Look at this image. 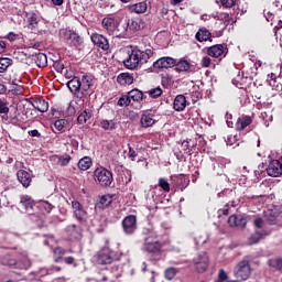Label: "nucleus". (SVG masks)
Listing matches in <instances>:
<instances>
[{"instance_id": "nucleus-10", "label": "nucleus", "mask_w": 282, "mask_h": 282, "mask_svg": "<svg viewBox=\"0 0 282 282\" xmlns=\"http://www.w3.org/2000/svg\"><path fill=\"white\" fill-rule=\"evenodd\" d=\"M64 39L73 47H78V46L83 45V37H80V35H78V33H76L73 30H66L64 32Z\"/></svg>"}, {"instance_id": "nucleus-63", "label": "nucleus", "mask_w": 282, "mask_h": 282, "mask_svg": "<svg viewBox=\"0 0 282 282\" xmlns=\"http://www.w3.org/2000/svg\"><path fill=\"white\" fill-rule=\"evenodd\" d=\"M8 93V87H6V85L0 83V94L4 95Z\"/></svg>"}, {"instance_id": "nucleus-4", "label": "nucleus", "mask_w": 282, "mask_h": 282, "mask_svg": "<svg viewBox=\"0 0 282 282\" xmlns=\"http://www.w3.org/2000/svg\"><path fill=\"white\" fill-rule=\"evenodd\" d=\"M94 180L102 188H109L113 184V172L104 166H98L94 171Z\"/></svg>"}, {"instance_id": "nucleus-52", "label": "nucleus", "mask_w": 282, "mask_h": 282, "mask_svg": "<svg viewBox=\"0 0 282 282\" xmlns=\"http://www.w3.org/2000/svg\"><path fill=\"white\" fill-rule=\"evenodd\" d=\"M220 6H223V8H235V6L237 4V0H219Z\"/></svg>"}, {"instance_id": "nucleus-7", "label": "nucleus", "mask_w": 282, "mask_h": 282, "mask_svg": "<svg viewBox=\"0 0 282 282\" xmlns=\"http://www.w3.org/2000/svg\"><path fill=\"white\" fill-rule=\"evenodd\" d=\"M122 231L128 236H133L138 231V217L128 215L121 221Z\"/></svg>"}, {"instance_id": "nucleus-12", "label": "nucleus", "mask_w": 282, "mask_h": 282, "mask_svg": "<svg viewBox=\"0 0 282 282\" xmlns=\"http://www.w3.org/2000/svg\"><path fill=\"white\" fill-rule=\"evenodd\" d=\"M267 173L269 177H281L282 163L279 160H272L267 167Z\"/></svg>"}, {"instance_id": "nucleus-41", "label": "nucleus", "mask_w": 282, "mask_h": 282, "mask_svg": "<svg viewBox=\"0 0 282 282\" xmlns=\"http://www.w3.org/2000/svg\"><path fill=\"white\" fill-rule=\"evenodd\" d=\"M66 232L70 239H78V226L76 225H68L66 227Z\"/></svg>"}, {"instance_id": "nucleus-49", "label": "nucleus", "mask_w": 282, "mask_h": 282, "mask_svg": "<svg viewBox=\"0 0 282 282\" xmlns=\"http://www.w3.org/2000/svg\"><path fill=\"white\" fill-rule=\"evenodd\" d=\"M150 98H160V96H162L163 91L162 88L156 87V88H152L151 90L148 91Z\"/></svg>"}, {"instance_id": "nucleus-5", "label": "nucleus", "mask_w": 282, "mask_h": 282, "mask_svg": "<svg viewBox=\"0 0 282 282\" xmlns=\"http://www.w3.org/2000/svg\"><path fill=\"white\" fill-rule=\"evenodd\" d=\"M95 261L97 265H111L113 261H119V258L109 248L104 247L96 253Z\"/></svg>"}, {"instance_id": "nucleus-62", "label": "nucleus", "mask_w": 282, "mask_h": 282, "mask_svg": "<svg viewBox=\"0 0 282 282\" xmlns=\"http://www.w3.org/2000/svg\"><path fill=\"white\" fill-rule=\"evenodd\" d=\"M228 214H229L228 207L218 210V217H221L223 215L228 216Z\"/></svg>"}, {"instance_id": "nucleus-15", "label": "nucleus", "mask_w": 282, "mask_h": 282, "mask_svg": "<svg viewBox=\"0 0 282 282\" xmlns=\"http://www.w3.org/2000/svg\"><path fill=\"white\" fill-rule=\"evenodd\" d=\"M72 208L76 219L82 223L87 221V212L85 210V207H83V204H80V202L73 200Z\"/></svg>"}, {"instance_id": "nucleus-45", "label": "nucleus", "mask_w": 282, "mask_h": 282, "mask_svg": "<svg viewBox=\"0 0 282 282\" xmlns=\"http://www.w3.org/2000/svg\"><path fill=\"white\" fill-rule=\"evenodd\" d=\"M159 187L164 191V193H171V184H169V181L166 178H159Z\"/></svg>"}, {"instance_id": "nucleus-46", "label": "nucleus", "mask_w": 282, "mask_h": 282, "mask_svg": "<svg viewBox=\"0 0 282 282\" xmlns=\"http://www.w3.org/2000/svg\"><path fill=\"white\" fill-rule=\"evenodd\" d=\"M0 113L8 116L10 113V107H8V100L0 98Z\"/></svg>"}, {"instance_id": "nucleus-11", "label": "nucleus", "mask_w": 282, "mask_h": 282, "mask_svg": "<svg viewBox=\"0 0 282 282\" xmlns=\"http://www.w3.org/2000/svg\"><path fill=\"white\" fill-rule=\"evenodd\" d=\"M90 40L93 41L94 45L100 47V50H104V52L109 50V40L105 35L100 33H93L90 35Z\"/></svg>"}, {"instance_id": "nucleus-58", "label": "nucleus", "mask_w": 282, "mask_h": 282, "mask_svg": "<svg viewBox=\"0 0 282 282\" xmlns=\"http://www.w3.org/2000/svg\"><path fill=\"white\" fill-rule=\"evenodd\" d=\"M7 41H10V43H13V41H17L19 39V34H15L14 32H10L6 36Z\"/></svg>"}, {"instance_id": "nucleus-50", "label": "nucleus", "mask_w": 282, "mask_h": 282, "mask_svg": "<svg viewBox=\"0 0 282 282\" xmlns=\"http://www.w3.org/2000/svg\"><path fill=\"white\" fill-rule=\"evenodd\" d=\"M58 162H59L61 166H67V164H69V162H72V156L69 154H64L58 158Z\"/></svg>"}, {"instance_id": "nucleus-26", "label": "nucleus", "mask_w": 282, "mask_h": 282, "mask_svg": "<svg viewBox=\"0 0 282 282\" xmlns=\"http://www.w3.org/2000/svg\"><path fill=\"white\" fill-rule=\"evenodd\" d=\"M20 204L25 208V210H32L36 206V200L32 199L30 195H21Z\"/></svg>"}, {"instance_id": "nucleus-19", "label": "nucleus", "mask_w": 282, "mask_h": 282, "mask_svg": "<svg viewBox=\"0 0 282 282\" xmlns=\"http://www.w3.org/2000/svg\"><path fill=\"white\" fill-rule=\"evenodd\" d=\"M17 178L24 188H30L32 184V175L25 170H19L17 172Z\"/></svg>"}, {"instance_id": "nucleus-17", "label": "nucleus", "mask_w": 282, "mask_h": 282, "mask_svg": "<svg viewBox=\"0 0 282 282\" xmlns=\"http://www.w3.org/2000/svg\"><path fill=\"white\" fill-rule=\"evenodd\" d=\"M272 235L271 229H261L256 230L250 237H249V243L252 246L254 243H259L261 239H265V237H270Z\"/></svg>"}, {"instance_id": "nucleus-29", "label": "nucleus", "mask_w": 282, "mask_h": 282, "mask_svg": "<svg viewBox=\"0 0 282 282\" xmlns=\"http://www.w3.org/2000/svg\"><path fill=\"white\" fill-rule=\"evenodd\" d=\"M26 22L29 30H36L39 28V15L35 12H28Z\"/></svg>"}, {"instance_id": "nucleus-6", "label": "nucleus", "mask_w": 282, "mask_h": 282, "mask_svg": "<svg viewBox=\"0 0 282 282\" xmlns=\"http://www.w3.org/2000/svg\"><path fill=\"white\" fill-rule=\"evenodd\" d=\"M250 274H252V268L249 260L239 261L234 269V276L239 281H248Z\"/></svg>"}, {"instance_id": "nucleus-22", "label": "nucleus", "mask_w": 282, "mask_h": 282, "mask_svg": "<svg viewBox=\"0 0 282 282\" xmlns=\"http://www.w3.org/2000/svg\"><path fill=\"white\" fill-rule=\"evenodd\" d=\"M128 10L132 14H144L147 12V10H149V4L147 3V1H142L139 3H134V4H129Z\"/></svg>"}, {"instance_id": "nucleus-21", "label": "nucleus", "mask_w": 282, "mask_h": 282, "mask_svg": "<svg viewBox=\"0 0 282 282\" xmlns=\"http://www.w3.org/2000/svg\"><path fill=\"white\" fill-rule=\"evenodd\" d=\"M32 107H34L40 113H45L50 109V104L42 97L33 99Z\"/></svg>"}, {"instance_id": "nucleus-60", "label": "nucleus", "mask_w": 282, "mask_h": 282, "mask_svg": "<svg viewBox=\"0 0 282 282\" xmlns=\"http://www.w3.org/2000/svg\"><path fill=\"white\" fill-rule=\"evenodd\" d=\"M23 93V90L21 89V86H13L11 89V94H13L14 96H19Z\"/></svg>"}, {"instance_id": "nucleus-44", "label": "nucleus", "mask_w": 282, "mask_h": 282, "mask_svg": "<svg viewBox=\"0 0 282 282\" xmlns=\"http://www.w3.org/2000/svg\"><path fill=\"white\" fill-rule=\"evenodd\" d=\"M117 105L118 107H129V105H131V97H129V93L127 95H121Z\"/></svg>"}, {"instance_id": "nucleus-13", "label": "nucleus", "mask_w": 282, "mask_h": 282, "mask_svg": "<svg viewBox=\"0 0 282 282\" xmlns=\"http://www.w3.org/2000/svg\"><path fill=\"white\" fill-rule=\"evenodd\" d=\"M169 67H175V58L165 56L153 62L154 69H169Z\"/></svg>"}, {"instance_id": "nucleus-9", "label": "nucleus", "mask_w": 282, "mask_h": 282, "mask_svg": "<svg viewBox=\"0 0 282 282\" xmlns=\"http://www.w3.org/2000/svg\"><path fill=\"white\" fill-rule=\"evenodd\" d=\"M193 263L198 274H204V272L208 270V265L210 263L208 253L206 252L198 253L196 257H194Z\"/></svg>"}, {"instance_id": "nucleus-3", "label": "nucleus", "mask_w": 282, "mask_h": 282, "mask_svg": "<svg viewBox=\"0 0 282 282\" xmlns=\"http://www.w3.org/2000/svg\"><path fill=\"white\" fill-rule=\"evenodd\" d=\"M101 28L109 36L124 39L127 36V26H120V22L116 18L106 17L101 21Z\"/></svg>"}, {"instance_id": "nucleus-20", "label": "nucleus", "mask_w": 282, "mask_h": 282, "mask_svg": "<svg viewBox=\"0 0 282 282\" xmlns=\"http://www.w3.org/2000/svg\"><path fill=\"white\" fill-rule=\"evenodd\" d=\"M154 116L153 113H151V110H145L143 111V113L141 115V127H143V129H149V127H153V124H155V122H158L155 119H153Z\"/></svg>"}, {"instance_id": "nucleus-47", "label": "nucleus", "mask_w": 282, "mask_h": 282, "mask_svg": "<svg viewBox=\"0 0 282 282\" xmlns=\"http://www.w3.org/2000/svg\"><path fill=\"white\" fill-rule=\"evenodd\" d=\"M264 224H265V220H263V218L259 216L253 219V226L256 230H263Z\"/></svg>"}, {"instance_id": "nucleus-61", "label": "nucleus", "mask_w": 282, "mask_h": 282, "mask_svg": "<svg viewBox=\"0 0 282 282\" xmlns=\"http://www.w3.org/2000/svg\"><path fill=\"white\" fill-rule=\"evenodd\" d=\"M29 135H31V138H41V132H39L36 129L30 130Z\"/></svg>"}, {"instance_id": "nucleus-28", "label": "nucleus", "mask_w": 282, "mask_h": 282, "mask_svg": "<svg viewBox=\"0 0 282 282\" xmlns=\"http://www.w3.org/2000/svg\"><path fill=\"white\" fill-rule=\"evenodd\" d=\"M117 83L123 87L127 85H133V74L121 73L117 76Z\"/></svg>"}, {"instance_id": "nucleus-40", "label": "nucleus", "mask_w": 282, "mask_h": 282, "mask_svg": "<svg viewBox=\"0 0 282 282\" xmlns=\"http://www.w3.org/2000/svg\"><path fill=\"white\" fill-rule=\"evenodd\" d=\"M270 268L273 270H278V272H282V258H273L269 260Z\"/></svg>"}, {"instance_id": "nucleus-14", "label": "nucleus", "mask_w": 282, "mask_h": 282, "mask_svg": "<svg viewBox=\"0 0 282 282\" xmlns=\"http://www.w3.org/2000/svg\"><path fill=\"white\" fill-rule=\"evenodd\" d=\"M123 26L126 30H130L131 32H140V30H144L147 28V22L140 18H133Z\"/></svg>"}, {"instance_id": "nucleus-48", "label": "nucleus", "mask_w": 282, "mask_h": 282, "mask_svg": "<svg viewBox=\"0 0 282 282\" xmlns=\"http://www.w3.org/2000/svg\"><path fill=\"white\" fill-rule=\"evenodd\" d=\"M66 265H73V268H78V262H76V258L68 256L64 257L63 260Z\"/></svg>"}, {"instance_id": "nucleus-27", "label": "nucleus", "mask_w": 282, "mask_h": 282, "mask_svg": "<svg viewBox=\"0 0 282 282\" xmlns=\"http://www.w3.org/2000/svg\"><path fill=\"white\" fill-rule=\"evenodd\" d=\"M67 87L72 94H79L80 88V77L74 76L70 80L67 82Z\"/></svg>"}, {"instance_id": "nucleus-18", "label": "nucleus", "mask_w": 282, "mask_h": 282, "mask_svg": "<svg viewBox=\"0 0 282 282\" xmlns=\"http://www.w3.org/2000/svg\"><path fill=\"white\" fill-rule=\"evenodd\" d=\"M95 80L96 79L94 78V75L84 74L79 78V84H80L82 91H89L91 89V87H94Z\"/></svg>"}, {"instance_id": "nucleus-38", "label": "nucleus", "mask_w": 282, "mask_h": 282, "mask_svg": "<svg viewBox=\"0 0 282 282\" xmlns=\"http://www.w3.org/2000/svg\"><path fill=\"white\" fill-rule=\"evenodd\" d=\"M109 272V268L101 269L98 271V273L95 276L96 282H107L109 281V275L107 274Z\"/></svg>"}, {"instance_id": "nucleus-37", "label": "nucleus", "mask_w": 282, "mask_h": 282, "mask_svg": "<svg viewBox=\"0 0 282 282\" xmlns=\"http://www.w3.org/2000/svg\"><path fill=\"white\" fill-rule=\"evenodd\" d=\"M91 118V110L85 109L80 115L77 117V123L78 124H85L87 120H90Z\"/></svg>"}, {"instance_id": "nucleus-31", "label": "nucleus", "mask_w": 282, "mask_h": 282, "mask_svg": "<svg viewBox=\"0 0 282 282\" xmlns=\"http://www.w3.org/2000/svg\"><path fill=\"white\" fill-rule=\"evenodd\" d=\"M33 58L35 61L36 66L41 69H44V67L47 66V55H45V53H35L33 55Z\"/></svg>"}, {"instance_id": "nucleus-25", "label": "nucleus", "mask_w": 282, "mask_h": 282, "mask_svg": "<svg viewBox=\"0 0 282 282\" xmlns=\"http://www.w3.org/2000/svg\"><path fill=\"white\" fill-rule=\"evenodd\" d=\"M186 96L184 95H177L174 98V102H173V109L174 111H184V109H186Z\"/></svg>"}, {"instance_id": "nucleus-53", "label": "nucleus", "mask_w": 282, "mask_h": 282, "mask_svg": "<svg viewBox=\"0 0 282 282\" xmlns=\"http://www.w3.org/2000/svg\"><path fill=\"white\" fill-rule=\"evenodd\" d=\"M181 147L187 155H193V150L191 149V142L188 140L183 141Z\"/></svg>"}, {"instance_id": "nucleus-36", "label": "nucleus", "mask_w": 282, "mask_h": 282, "mask_svg": "<svg viewBox=\"0 0 282 282\" xmlns=\"http://www.w3.org/2000/svg\"><path fill=\"white\" fill-rule=\"evenodd\" d=\"M99 127L104 129V131H113L117 128L115 120L107 119H102L99 123Z\"/></svg>"}, {"instance_id": "nucleus-64", "label": "nucleus", "mask_w": 282, "mask_h": 282, "mask_svg": "<svg viewBox=\"0 0 282 282\" xmlns=\"http://www.w3.org/2000/svg\"><path fill=\"white\" fill-rule=\"evenodd\" d=\"M53 6H63L65 3V0H52Z\"/></svg>"}, {"instance_id": "nucleus-1", "label": "nucleus", "mask_w": 282, "mask_h": 282, "mask_svg": "<svg viewBox=\"0 0 282 282\" xmlns=\"http://www.w3.org/2000/svg\"><path fill=\"white\" fill-rule=\"evenodd\" d=\"M155 54L153 47L145 48L144 51L134 47L128 54V57L123 59V65L127 69H135L138 65H145L149 63V59Z\"/></svg>"}, {"instance_id": "nucleus-35", "label": "nucleus", "mask_w": 282, "mask_h": 282, "mask_svg": "<svg viewBox=\"0 0 282 282\" xmlns=\"http://www.w3.org/2000/svg\"><path fill=\"white\" fill-rule=\"evenodd\" d=\"M174 67L176 72H188V69H191V63L186 59H181L178 62L175 59Z\"/></svg>"}, {"instance_id": "nucleus-55", "label": "nucleus", "mask_w": 282, "mask_h": 282, "mask_svg": "<svg viewBox=\"0 0 282 282\" xmlns=\"http://www.w3.org/2000/svg\"><path fill=\"white\" fill-rule=\"evenodd\" d=\"M42 208H43V210H45V213H52V210H54V205H52L47 200H44V202H42Z\"/></svg>"}, {"instance_id": "nucleus-24", "label": "nucleus", "mask_w": 282, "mask_h": 282, "mask_svg": "<svg viewBox=\"0 0 282 282\" xmlns=\"http://www.w3.org/2000/svg\"><path fill=\"white\" fill-rule=\"evenodd\" d=\"M213 33H210V31H208V29L206 28H202L199 29L196 34H195V39L196 41H198L199 43H204L206 41H209V43H213Z\"/></svg>"}, {"instance_id": "nucleus-2", "label": "nucleus", "mask_w": 282, "mask_h": 282, "mask_svg": "<svg viewBox=\"0 0 282 282\" xmlns=\"http://www.w3.org/2000/svg\"><path fill=\"white\" fill-rule=\"evenodd\" d=\"M162 248H164V242L160 240V236L156 234H150L143 240L144 252L156 261H160V257H162Z\"/></svg>"}, {"instance_id": "nucleus-32", "label": "nucleus", "mask_w": 282, "mask_h": 282, "mask_svg": "<svg viewBox=\"0 0 282 282\" xmlns=\"http://www.w3.org/2000/svg\"><path fill=\"white\" fill-rule=\"evenodd\" d=\"M93 164L94 162L91 161V158L84 156L78 161L77 166L79 171H89Z\"/></svg>"}, {"instance_id": "nucleus-23", "label": "nucleus", "mask_w": 282, "mask_h": 282, "mask_svg": "<svg viewBox=\"0 0 282 282\" xmlns=\"http://www.w3.org/2000/svg\"><path fill=\"white\" fill-rule=\"evenodd\" d=\"M252 124V117L242 115L237 119L236 131H245L247 127Z\"/></svg>"}, {"instance_id": "nucleus-59", "label": "nucleus", "mask_w": 282, "mask_h": 282, "mask_svg": "<svg viewBox=\"0 0 282 282\" xmlns=\"http://www.w3.org/2000/svg\"><path fill=\"white\" fill-rule=\"evenodd\" d=\"M128 158H130L132 162L135 160V158H138V153L135 152V150H133V148H131V145H129Z\"/></svg>"}, {"instance_id": "nucleus-39", "label": "nucleus", "mask_w": 282, "mask_h": 282, "mask_svg": "<svg viewBox=\"0 0 282 282\" xmlns=\"http://www.w3.org/2000/svg\"><path fill=\"white\" fill-rule=\"evenodd\" d=\"M12 63V58L0 57V74H6V72H8V67H10Z\"/></svg>"}, {"instance_id": "nucleus-34", "label": "nucleus", "mask_w": 282, "mask_h": 282, "mask_svg": "<svg viewBox=\"0 0 282 282\" xmlns=\"http://www.w3.org/2000/svg\"><path fill=\"white\" fill-rule=\"evenodd\" d=\"M264 221L269 224V226H275L276 224V212L272 209H268L264 212Z\"/></svg>"}, {"instance_id": "nucleus-51", "label": "nucleus", "mask_w": 282, "mask_h": 282, "mask_svg": "<svg viewBox=\"0 0 282 282\" xmlns=\"http://www.w3.org/2000/svg\"><path fill=\"white\" fill-rule=\"evenodd\" d=\"M53 68L55 69V72H57L58 74H63V70L65 69V64H63V61H55L53 63Z\"/></svg>"}, {"instance_id": "nucleus-56", "label": "nucleus", "mask_w": 282, "mask_h": 282, "mask_svg": "<svg viewBox=\"0 0 282 282\" xmlns=\"http://www.w3.org/2000/svg\"><path fill=\"white\" fill-rule=\"evenodd\" d=\"M218 281L219 282L228 281V273H226V270L219 269V271H218Z\"/></svg>"}, {"instance_id": "nucleus-54", "label": "nucleus", "mask_w": 282, "mask_h": 282, "mask_svg": "<svg viewBox=\"0 0 282 282\" xmlns=\"http://www.w3.org/2000/svg\"><path fill=\"white\" fill-rule=\"evenodd\" d=\"M67 124V121L65 119H58L54 122V127L57 131H62L65 129V126Z\"/></svg>"}, {"instance_id": "nucleus-57", "label": "nucleus", "mask_w": 282, "mask_h": 282, "mask_svg": "<svg viewBox=\"0 0 282 282\" xmlns=\"http://www.w3.org/2000/svg\"><path fill=\"white\" fill-rule=\"evenodd\" d=\"M210 63H213V59H210L209 56H204L202 58L200 65H202V67L207 68V67H210Z\"/></svg>"}, {"instance_id": "nucleus-30", "label": "nucleus", "mask_w": 282, "mask_h": 282, "mask_svg": "<svg viewBox=\"0 0 282 282\" xmlns=\"http://www.w3.org/2000/svg\"><path fill=\"white\" fill-rule=\"evenodd\" d=\"M128 96L132 102L140 104L142 100H144V93L138 88H133L132 90L128 91Z\"/></svg>"}, {"instance_id": "nucleus-8", "label": "nucleus", "mask_w": 282, "mask_h": 282, "mask_svg": "<svg viewBox=\"0 0 282 282\" xmlns=\"http://www.w3.org/2000/svg\"><path fill=\"white\" fill-rule=\"evenodd\" d=\"M205 54H208L212 58H226L228 54V45L226 44H215L209 47H205Z\"/></svg>"}, {"instance_id": "nucleus-42", "label": "nucleus", "mask_w": 282, "mask_h": 282, "mask_svg": "<svg viewBox=\"0 0 282 282\" xmlns=\"http://www.w3.org/2000/svg\"><path fill=\"white\" fill-rule=\"evenodd\" d=\"M176 275H177V269L174 267H170L164 271V276L166 281H173V279H175Z\"/></svg>"}, {"instance_id": "nucleus-16", "label": "nucleus", "mask_w": 282, "mask_h": 282, "mask_svg": "<svg viewBox=\"0 0 282 282\" xmlns=\"http://www.w3.org/2000/svg\"><path fill=\"white\" fill-rule=\"evenodd\" d=\"M248 224V218L243 215H231L228 218V225L231 228H246Z\"/></svg>"}, {"instance_id": "nucleus-33", "label": "nucleus", "mask_w": 282, "mask_h": 282, "mask_svg": "<svg viewBox=\"0 0 282 282\" xmlns=\"http://www.w3.org/2000/svg\"><path fill=\"white\" fill-rule=\"evenodd\" d=\"M53 254L55 263H61V261H63V259L65 258V254H67V250H65V248L63 247H56L53 250Z\"/></svg>"}, {"instance_id": "nucleus-43", "label": "nucleus", "mask_w": 282, "mask_h": 282, "mask_svg": "<svg viewBox=\"0 0 282 282\" xmlns=\"http://www.w3.org/2000/svg\"><path fill=\"white\" fill-rule=\"evenodd\" d=\"M116 198H117L116 194H112V195L106 194V195L101 196V198H100V204H102L104 207H107V206H109V204H111V203L113 202V199H116Z\"/></svg>"}]
</instances>
